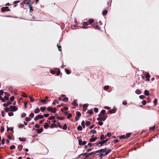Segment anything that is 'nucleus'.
<instances>
[{
  "mask_svg": "<svg viewBox=\"0 0 159 159\" xmlns=\"http://www.w3.org/2000/svg\"><path fill=\"white\" fill-rule=\"evenodd\" d=\"M94 21V20L93 19H90L89 20L88 22H84L83 23V25L82 26L83 29H87L89 27L87 26L89 24H91Z\"/></svg>",
  "mask_w": 159,
  "mask_h": 159,
  "instance_id": "f257e3e1",
  "label": "nucleus"
},
{
  "mask_svg": "<svg viewBox=\"0 0 159 159\" xmlns=\"http://www.w3.org/2000/svg\"><path fill=\"white\" fill-rule=\"evenodd\" d=\"M47 110L49 111H51L53 113H55L57 111V109L56 108H53L51 107H48Z\"/></svg>",
  "mask_w": 159,
  "mask_h": 159,
  "instance_id": "f03ea898",
  "label": "nucleus"
},
{
  "mask_svg": "<svg viewBox=\"0 0 159 159\" xmlns=\"http://www.w3.org/2000/svg\"><path fill=\"white\" fill-rule=\"evenodd\" d=\"M10 111H17L18 108L15 106H11L9 107Z\"/></svg>",
  "mask_w": 159,
  "mask_h": 159,
  "instance_id": "7ed1b4c3",
  "label": "nucleus"
},
{
  "mask_svg": "<svg viewBox=\"0 0 159 159\" xmlns=\"http://www.w3.org/2000/svg\"><path fill=\"white\" fill-rule=\"evenodd\" d=\"M145 75V77L146 78V81H148L150 80V75L148 73L145 72L143 73Z\"/></svg>",
  "mask_w": 159,
  "mask_h": 159,
  "instance_id": "20e7f679",
  "label": "nucleus"
},
{
  "mask_svg": "<svg viewBox=\"0 0 159 159\" xmlns=\"http://www.w3.org/2000/svg\"><path fill=\"white\" fill-rule=\"evenodd\" d=\"M43 118V116L42 115H38L36 116L34 118V120H38L40 119H42Z\"/></svg>",
  "mask_w": 159,
  "mask_h": 159,
  "instance_id": "39448f33",
  "label": "nucleus"
},
{
  "mask_svg": "<svg viewBox=\"0 0 159 159\" xmlns=\"http://www.w3.org/2000/svg\"><path fill=\"white\" fill-rule=\"evenodd\" d=\"M95 154V152H91L90 153H88L87 152H86V153H84L83 154H84V156H85V157H88L89 156L92 155H93V154Z\"/></svg>",
  "mask_w": 159,
  "mask_h": 159,
  "instance_id": "423d86ee",
  "label": "nucleus"
},
{
  "mask_svg": "<svg viewBox=\"0 0 159 159\" xmlns=\"http://www.w3.org/2000/svg\"><path fill=\"white\" fill-rule=\"evenodd\" d=\"M79 144L80 145H85L86 143V141H83L82 140L80 139L79 140Z\"/></svg>",
  "mask_w": 159,
  "mask_h": 159,
  "instance_id": "0eeeda50",
  "label": "nucleus"
},
{
  "mask_svg": "<svg viewBox=\"0 0 159 159\" xmlns=\"http://www.w3.org/2000/svg\"><path fill=\"white\" fill-rule=\"evenodd\" d=\"M94 135H93L91 136V138L89 139L90 142H92L95 141L97 139V137H93L94 136Z\"/></svg>",
  "mask_w": 159,
  "mask_h": 159,
  "instance_id": "6e6552de",
  "label": "nucleus"
},
{
  "mask_svg": "<svg viewBox=\"0 0 159 159\" xmlns=\"http://www.w3.org/2000/svg\"><path fill=\"white\" fill-rule=\"evenodd\" d=\"M94 144H96L97 146H99V147H102L104 144V143L102 141H100L98 143H96Z\"/></svg>",
  "mask_w": 159,
  "mask_h": 159,
  "instance_id": "1a4fd4ad",
  "label": "nucleus"
},
{
  "mask_svg": "<svg viewBox=\"0 0 159 159\" xmlns=\"http://www.w3.org/2000/svg\"><path fill=\"white\" fill-rule=\"evenodd\" d=\"M9 10L8 7H2L1 8V11L2 12H5Z\"/></svg>",
  "mask_w": 159,
  "mask_h": 159,
  "instance_id": "9d476101",
  "label": "nucleus"
},
{
  "mask_svg": "<svg viewBox=\"0 0 159 159\" xmlns=\"http://www.w3.org/2000/svg\"><path fill=\"white\" fill-rule=\"evenodd\" d=\"M106 112L105 110H102L100 113L98 115L99 116H103L104 115L105 113Z\"/></svg>",
  "mask_w": 159,
  "mask_h": 159,
  "instance_id": "9b49d317",
  "label": "nucleus"
},
{
  "mask_svg": "<svg viewBox=\"0 0 159 159\" xmlns=\"http://www.w3.org/2000/svg\"><path fill=\"white\" fill-rule=\"evenodd\" d=\"M100 118H101V121H105L106 119L107 118V116H101Z\"/></svg>",
  "mask_w": 159,
  "mask_h": 159,
  "instance_id": "f8f14e48",
  "label": "nucleus"
},
{
  "mask_svg": "<svg viewBox=\"0 0 159 159\" xmlns=\"http://www.w3.org/2000/svg\"><path fill=\"white\" fill-rule=\"evenodd\" d=\"M12 104L11 102H8L6 103H5L3 104V106L4 107H7L9 105Z\"/></svg>",
  "mask_w": 159,
  "mask_h": 159,
  "instance_id": "ddd939ff",
  "label": "nucleus"
},
{
  "mask_svg": "<svg viewBox=\"0 0 159 159\" xmlns=\"http://www.w3.org/2000/svg\"><path fill=\"white\" fill-rule=\"evenodd\" d=\"M111 150V149H106V152H105V153L104 154V155H107L110 152ZM101 155H104V154H101Z\"/></svg>",
  "mask_w": 159,
  "mask_h": 159,
  "instance_id": "4468645a",
  "label": "nucleus"
},
{
  "mask_svg": "<svg viewBox=\"0 0 159 159\" xmlns=\"http://www.w3.org/2000/svg\"><path fill=\"white\" fill-rule=\"evenodd\" d=\"M40 111V109L39 108H36L34 111V112L35 114H37L39 113Z\"/></svg>",
  "mask_w": 159,
  "mask_h": 159,
  "instance_id": "2eb2a0df",
  "label": "nucleus"
},
{
  "mask_svg": "<svg viewBox=\"0 0 159 159\" xmlns=\"http://www.w3.org/2000/svg\"><path fill=\"white\" fill-rule=\"evenodd\" d=\"M87 105L86 104H84L83 107V111H85L87 109Z\"/></svg>",
  "mask_w": 159,
  "mask_h": 159,
  "instance_id": "dca6fc26",
  "label": "nucleus"
},
{
  "mask_svg": "<svg viewBox=\"0 0 159 159\" xmlns=\"http://www.w3.org/2000/svg\"><path fill=\"white\" fill-rule=\"evenodd\" d=\"M72 105L75 106H77L78 104L77 103L76 101L74 100V101L72 103Z\"/></svg>",
  "mask_w": 159,
  "mask_h": 159,
  "instance_id": "f3484780",
  "label": "nucleus"
},
{
  "mask_svg": "<svg viewBox=\"0 0 159 159\" xmlns=\"http://www.w3.org/2000/svg\"><path fill=\"white\" fill-rule=\"evenodd\" d=\"M47 100L46 99H42L40 101V102H42L43 104H46L47 103Z\"/></svg>",
  "mask_w": 159,
  "mask_h": 159,
  "instance_id": "a211bd4d",
  "label": "nucleus"
},
{
  "mask_svg": "<svg viewBox=\"0 0 159 159\" xmlns=\"http://www.w3.org/2000/svg\"><path fill=\"white\" fill-rule=\"evenodd\" d=\"M106 136H104L103 134H102L101 135L100 139L101 140H102L106 139Z\"/></svg>",
  "mask_w": 159,
  "mask_h": 159,
  "instance_id": "6ab92c4d",
  "label": "nucleus"
},
{
  "mask_svg": "<svg viewBox=\"0 0 159 159\" xmlns=\"http://www.w3.org/2000/svg\"><path fill=\"white\" fill-rule=\"evenodd\" d=\"M49 125L48 124V123H45L43 125L45 129H47V128H48L49 127Z\"/></svg>",
  "mask_w": 159,
  "mask_h": 159,
  "instance_id": "aec40b11",
  "label": "nucleus"
},
{
  "mask_svg": "<svg viewBox=\"0 0 159 159\" xmlns=\"http://www.w3.org/2000/svg\"><path fill=\"white\" fill-rule=\"evenodd\" d=\"M46 107H42L40 108V110L42 112H43L46 110Z\"/></svg>",
  "mask_w": 159,
  "mask_h": 159,
  "instance_id": "412c9836",
  "label": "nucleus"
},
{
  "mask_svg": "<svg viewBox=\"0 0 159 159\" xmlns=\"http://www.w3.org/2000/svg\"><path fill=\"white\" fill-rule=\"evenodd\" d=\"M50 127L51 128H52L54 127H57V124L54 123L52 124L50 126Z\"/></svg>",
  "mask_w": 159,
  "mask_h": 159,
  "instance_id": "4be33fe9",
  "label": "nucleus"
},
{
  "mask_svg": "<svg viewBox=\"0 0 159 159\" xmlns=\"http://www.w3.org/2000/svg\"><path fill=\"white\" fill-rule=\"evenodd\" d=\"M109 111V113L111 114L114 113L116 112V111L114 109H112V110H110Z\"/></svg>",
  "mask_w": 159,
  "mask_h": 159,
  "instance_id": "5701e85b",
  "label": "nucleus"
},
{
  "mask_svg": "<svg viewBox=\"0 0 159 159\" xmlns=\"http://www.w3.org/2000/svg\"><path fill=\"white\" fill-rule=\"evenodd\" d=\"M43 128H41L40 129H39L37 130V133L38 134H40L43 132Z\"/></svg>",
  "mask_w": 159,
  "mask_h": 159,
  "instance_id": "b1692460",
  "label": "nucleus"
},
{
  "mask_svg": "<svg viewBox=\"0 0 159 159\" xmlns=\"http://www.w3.org/2000/svg\"><path fill=\"white\" fill-rule=\"evenodd\" d=\"M93 26L95 29H99V26L97 25H93Z\"/></svg>",
  "mask_w": 159,
  "mask_h": 159,
  "instance_id": "393cba45",
  "label": "nucleus"
},
{
  "mask_svg": "<svg viewBox=\"0 0 159 159\" xmlns=\"http://www.w3.org/2000/svg\"><path fill=\"white\" fill-rule=\"evenodd\" d=\"M28 0H24L22 3L24 4H29V3H30V2H28Z\"/></svg>",
  "mask_w": 159,
  "mask_h": 159,
  "instance_id": "a878e982",
  "label": "nucleus"
},
{
  "mask_svg": "<svg viewBox=\"0 0 159 159\" xmlns=\"http://www.w3.org/2000/svg\"><path fill=\"white\" fill-rule=\"evenodd\" d=\"M135 93L138 94H140L141 93V91L139 89H137L135 91Z\"/></svg>",
  "mask_w": 159,
  "mask_h": 159,
  "instance_id": "bb28decb",
  "label": "nucleus"
},
{
  "mask_svg": "<svg viewBox=\"0 0 159 159\" xmlns=\"http://www.w3.org/2000/svg\"><path fill=\"white\" fill-rule=\"evenodd\" d=\"M144 94L146 96L149 95V93L148 91L147 90H145L144 92Z\"/></svg>",
  "mask_w": 159,
  "mask_h": 159,
  "instance_id": "cd10ccee",
  "label": "nucleus"
},
{
  "mask_svg": "<svg viewBox=\"0 0 159 159\" xmlns=\"http://www.w3.org/2000/svg\"><path fill=\"white\" fill-rule=\"evenodd\" d=\"M107 13V10H104L103 11L102 14L104 16L106 15Z\"/></svg>",
  "mask_w": 159,
  "mask_h": 159,
  "instance_id": "c85d7f7f",
  "label": "nucleus"
},
{
  "mask_svg": "<svg viewBox=\"0 0 159 159\" xmlns=\"http://www.w3.org/2000/svg\"><path fill=\"white\" fill-rule=\"evenodd\" d=\"M91 124V122L89 121H87L86 122V125L87 126H88Z\"/></svg>",
  "mask_w": 159,
  "mask_h": 159,
  "instance_id": "c756f323",
  "label": "nucleus"
},
{
  "mask_svg": "<svg viewBox=\"0 0 159 159\" xmlns=\"http://www.w3.org/2000/svg\"><path fill=\"white\" fill-rule=\"evenodd\" d=\"M68 98L66 97V98H63L62 99V101H63V102H68Z\"/></svg>",
  "mask_w": 159,
  "mask_h": 159,
  "instance_id": "7c9ffc66",
  "label": "nucleus"
},
{
  "mask_svg": "<svg viewBox=\"0 0 159 159\" xmlns=\"http://www.w3.org/2000/svg\"><path fill=\"white\" fill-rule=\"evenodd\" d=\"M81 115V113L80 112L78 111L76 112V116L79 117Z\"/></svg>",
  "mask_w": 159,
  "mask_h": 159,
  "instance_id": "2f4dec72",
  "label": "nucleus"
},
{
  "mask_svg": "<svg viewBox=\"0 0 159 159\" xmlns=\"http://www.w3.org/2000/svg\"><path fill=\"white\" fill-rule=\"evenodd\" d=\"M59 103L58 101L57 100H55L52 102V104L55 105L56 103L58 104Z\"/></svg>",
  "mask_w": 159,
  "mask_h": 159,
  "instance_id": "473e14b6",
  "label": "nucleus"
},
{
  "mask_svg": "<svg viewBox=\"0 0 159 159\" xmlns=\"http://www.w3.org/2000/svg\"><path fill=\"white\" fill-rule=\"evenodd\" d=\"M90 132L93 134H95L96 133V131L95 130L92 129L90 131Z\"/></svg>",
  "mask_w": 159,
  "mask_h": 159,
  "instance_id": "72a5a7b5",
  "label": "nucleus"
},
{
  "mask_svg": "<svg viewBox=\"0 0 159 159\" xmlns=\"http://www.w3.org/2000/svg\"><path fill=\"white\" fill-rule=\"evenodd\" d=\"M62 129L64 130H66L67 128V126L66 124H65L62 127Z\"/></svg>",
  "mask_w": 159,
  "mask_h": 159,
  "instance_id": "f704fd0d",
  "label": "nucleus"
},
{
  "mask_svg": "<svg viewBox=\"0 0 159 159\" xmlns=\"http://www.w3.org/2000/svg\"><path fill=\"white\" fill-rule=\"evenodd\" d=\"M30 8V11H33V9L32 7L31 6V4L30 3H29V5Z\"/></svg>",
  "mask_w": 159,
  "mask_h": 159,
  "instance_id": "c9c22d12",
  "label": "nucleus"
},
{
  "mask_svg": "<svg viewBox=\"0 0 159 159\" xmlns=\"http://www.w3.org/2000/svg\"><path fill=\"white\" fill-rule=\"evenodd\" d=\"M77 129L79 130H82V128L80 125H79L77 127Z\"/></svg>",
  "mask_w": 159,
  "mask_h": 159,
  "instance_id": "e433bc0d",
  "label": "nucleus"
},
{
  "mask_svg": "<svg viewBox=\"0 0 159 159\" xmlns=\"http://www.w3.org/2000/svg\"><path fill=\"white\" fill-rule=\"evenodd\" d=\"M19 140L21 141H25L26 139L24 138H19Z\"/></svg>",
  "mask_w": 159,
  "mask_h": 159,
  "instance_id": "4c0bfd02",
  "label": "nucleus"
},
{
  "mask_svg": "<svg viewBox=\"0 0 159 159\" xmlns=\"http://www.w3.org/2000/svg\"><path fill=\"white\" fill-rule=\"evenodd\" d=\"M157 99L156 98V99H154V101H153V103H154V105L155 106L157 105Z\"/></svg>",
  "mask_w": 159,
  "mask_h": 159,
  "instance_id": "58836bf2",
  "label": "nucleus"
},
{
  "mask_svg": "<svg viewBox=\"0 0 159 159\" xmlns=\"http://www.w3.org/2000/svg\"><path fill=\"white\" fill-rule=\"evenodd\" d=\"M65 72L67 74H69L70 73V70L67 69L65 70Z\"/></svg>",
  "mask_w": 159,
  "mask_h": 159,
  "instance_id": "ea45409f",
  "label": "nucleus"
},
{
  "mask_svg": "<svg viewBox=\"0 0 159 159\" xmlns=\"http://www.w3.org/2000/svg\"><path fill=\"white\" fill-rule=\"evenodd\" d=\"M30 117L33 118L34 116V114L33 113H31L29 115Z\"/></svg>",
  "mask_w": 159,
  "mask_h": 159,
  "instance_id": "a19ab883",
  "label": "nucleus"
},
{
  "mask_svg": "<svg viewBox=\"0 0 159 159\" xmlns=\"http://www.w3.org/2000/svg\"><path fill=\"white\" fill-rule=\"evenodd\" d=\"M87 113H89V114L91 115V114H93V110H90L88 111L87 112Z\"/></svg>",
  "mask_w": 159,
  "mask_h": 159,
  "instance_id": "79ce46f5",
  "label": "nucleus"
},
{
  "mask_svg": "<svg viewBox=\"0 0 159 159\" xmlns=\"http://www.w3.org/2000/svg\"><path fill=\"white\" fill-rule=\"evenodd\" d=\"M2 116L3 117L5 116V113L4 111H2L1 112Z\"/></svg>",
  "mask_w": 159,
  "mask_h": 159,
  "instance_id": "37998d69",
  "label": "nucleus"
},
{
  "mask_svg": "<svg viewBox=\"0 0 159 159\" xmlns=\"http://www.w3.org/2000/svg\"><path fill=\"white\" fill-rule=\"evenodd\" d=\"M25 120L27 122H29L31 120V119L29 117H26L25 119Z\"/></svg>",
  "mask_w": 159,
  "mask_h": 159,
  "instance_id": "c03bdc74",
  "label": "nucleus"
},
{
  "mask_svg": "<svg viewBox=\"0 0 159 159\" xmlns=\"http://www.w3.org/2000/svg\"><path fill=\"white\" fill-rule=\"evenodd\" d=\"M109 86H105L104 87V89L105 90H107L109 89Z\"/></svg>",
  "mask_w": 159,
  "mask_h": 159,
  "instance_id": "a18cd8bd",
  "label": "nucleus"
},
{
  "mask_svg": "<svg viewBox=\"0 0 159 159\" xmlns=\"http://www.w3.org/2000/svg\"><path fill=\"white\" fill-rule=\"evenodd\" d=\"M81 125L82 127L84 128H85V122L84 120H83L81 122Z\"/></svg>",
  "mask_w": 159,
  "mask_h": 159,
  "instance_id": "49530a36",
  "label": "nucleus"
},
{
  "mask_svg": "<svg viewBox=\"0 0 159 159\" xmlns=\"http://www.w3.org/2000/svg\"><path fill=\"white\" fill-rule=\"evenodd\" d=\"M23 148V146L21 145H20L18 147V149L20 151H21Z\"/></svg>",
  "mask_w": 159,
  "mask_h": 159,
  "instance_id": "de8ad7c7",
  "label": "nucleus"
},
{
  "mask_svg": "<svg viewBox=\"0 0 159 159\" xmlns=\"http://www.w3.org/2000/svg\"><path fill=\"white\" fill-rule=\"evenodd\" d=\"M4 130V127L2 126L1 127L0 130L2 132Z\"/></svg>",
  "mask_w": 159,
  "mask_h": 159,
  "instance_id": "09e8293b",
  "label": "nucleus"
},
{
  "mask_svg": "<svg viewBox=\"0 0 159 159\" xmlns=\"http://www.w3.org/2000/svg\"><path fill=\"white\" fill-rule=\"evenodd\" d=\"M55 119V117L54 116H52L48 118L49 120H53Z\"/></svg>",
  "mask_w": 159,
  "mask_h": 159,
  "instance_id": "8fccbe9b",
  "label": "nucleus"
},
{
  "mask_svg": "<svg viewBox=\"0 0 159 159\" xmlns=\"http://www.w3.org/2000/svg\"><path fill=\"white\" fill-rule=\"evenodd\" d=\"M24 127V125L23 124H20L18 126L19 128H22Z\"/></svg>",
  "mask_w": 159,
  "mask_h": 159,
  "instance_id": "3c124183",
  "label": "nucleus"
},
{
  "mask_svg": "<svg viewBox=\"0 0 159 159\" xmlns=\"http://www.w3.org/2000/svg\"><path fill=\"white\" fill-rule=\"evenodd\" d=\"M5 111L6 112H7L9 111H10L9 108L6 107L5 108H4Z\"/></svg>",
  "mask_w": 159,
  "mask_h": 159,
  "instance_id": "603ef678",
  "label": "nucleus"
},
{
  "mask_svg": "<svg viewBox=\"0 0 159 159\" xmlns=\"http://www.w3.org/2000/svg\"><path fill=\"white\" fill-rule=\"evenodd\" d=\"M29 98H30V102H34V100L33 98H32V97H31V96H29Z\"/></svg>",
  "mask_w": 159,
  "mask_h": 159,
  "instance_id": "864d4df0",
  "label": "nucleus"
},
{
  "mask_svg": "<svg viewBox=\"0 0 159 159\" xmlns=\"http://www.w3.org/2000/svg\"><path fill=\"white\" fill-rule=\"evenodd\" d=\"M101 152H102L105 153V152H106V148H105L103 149H101Z\"/></svg>",
  "mask_w": 159,
  "mask_h": 159,
  "instance_id": "5fc2aeb1",
  "label": "nucleus"
},
{
  "mask_svg": "<svg viewBox=\"0 0 159 159\" xmlns=\"http://www.w3.org/2000/svg\"><path fill=\"white\" fill-rule=\"evenodd\" d=\"M28 102H25L24 103V108L25 109H26L27 107V104H28Z\"/></svg>",
  "mask_w": 159,
  "mask_h": 159,
  "instance_id": "6e6d98bb",
  "label": "nucleus"
},
{
  "mask_svg": "<svg viewBox=\"0 0 159 159\" xmlns=\"http://www.w3.org/2000/svg\"><path fill=\"white\" fill-rule=\"evenodd\" d=\"M15 97L14 96H12L11 97L10 99L11 101H13Z\"/></svg>",
  "mask_w": 159,
  "mask_h": 159,
  "instance_id": "4d7b16f0",
  "label": "nucleus"
},
{
  "mask_svg": "<svg viewBox=\"0 0 159 159\" xmlns=\"http://www.w3.org/2000/svg\"><path fill=\"white\" fill-rule=\"evenodd\" d=\"M57 127H58L60 128H61L62 127V126L59 123H57Z\"/></svg>",
  "mask_w": 159,
  "mask_h": 159,
  "instance_id": "13d9d810",
  "label": "nucleus"
},
{
  "mask_svg": "<svg viewBox=\"0 0 159 159\" xmlns=\"http://www.w3.org/2000/svg\"><path fill=\"white\" fill-rule=\"evenodd\" d=\"M72 117V114L70 113L67 116V118L68 119H69Z\"/></svg>",
  "mask_w": 159,
  "mask_h": 159,
  "instance_id": "bf43d9fd",
  "label": "nucleus"
},
{
  "mask_svg": "<svg viewBox=\"0 0 159 159\" xmlns=\"http://www.w3.org/2000/svg\"><path fill=\"white\" fill-rule=\"evenodd\" d=\"M98 123V124L100 126H102L103 124V123L101 121H99Z\"/></svg>",
  "mask_w": 159,
  "mask_h": 159,
  "instance_id": "052dcab7",
  "label": "nucleus"
},
{
  "mask_svg": "<svg viewBox=\"0 0 159 159\" xmlns=\"http://www.w3.org/2000/svg\"><path fill=\"white\" fill-rule=\"evenodd\" d=\"M8 115L9 116H11L13 115V112H10L8 113Z\"/></svg>",
  "mask_w": 159,
  "mask_h": 159,
  "instance_id": "680f3d73",
  "label": "nucleus"
},
{
  "mask_svg": "<svg viewBox=\"0 0 159 159\" xmlns=\"http://www.w3.org/2000/svg\"><path fill=\"white\" fill-rule=\"evenodd\" d=\"M142 103L143 104V105H145L146 103V101L145 100H143V101H142Z\"/></svg>",
  "mask_w": 159,
  "mask_h": 159,
  "instance_id": "e2e57ef3",
  "label": "nucleus"
},
{
  "mask_svg": "<svg viewBox=\"0 0 159 159\" xmlns=\"http://www.w3.org/2000/svg\"><path fill=\"white\" fill-rule=\"evenodd\" d=\"M145 98V96L143 95H141L139 96V98L141 99H143Z\"/></svg>",
  "mask_w": 159,
  "mask_h": 159,
  "instance_id": "0e129e2a",
  "label": "nucleus"
},
{
  "mask_svg": "<svg viewBox=\"0 0 159 159\" xmlns=\"http://www.w3.org/2000/svg\"><path fill=\"white\" fill-rule=\"evenodd\" d=\"M94 111L96 113H97L98 112V108H95L94 109Z\"/></svg>",
  "mask_w": 159,
  "mask_h": 159,
  "instance_id": "69168bd1",
  "label": "nucleus"
},
{
  "mask_svg": "<svg viewBox=\"0 0 159 159\" xmlns=\"http://www.w3.org/2000/svg\"><path fill=\"white\" fill-rule=\"evenodd\" d=\"M15 148V146L14 145H11L10 147V149H13Z\"/></svg>",
  "mask_w": 159,
  "mask_h": 159,
  "instance_id": "338daca9",
  "label": "nucleus"
},
{
  "mask_svg": "<svg viewBox=\"0 0 159 159\" xmlns=\"http://www.w3.org/2000/svg\"><path fill=\"white\" fill-rule=\"evenodd\" d=\"M26 115L25 113H23L21 115V117L22 118L25 117L26 116Z\"/></svg>",
  "mask_w": 159,
  "mask_h": 159,
  "instance_id": "774afa93",
  "label": "nucleus"
}]
</instances>
